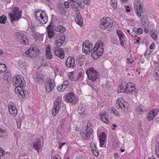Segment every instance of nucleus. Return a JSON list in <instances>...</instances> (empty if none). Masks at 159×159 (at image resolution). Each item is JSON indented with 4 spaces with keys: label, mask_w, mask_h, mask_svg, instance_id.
I'll return each mask as SVG.
<instances>
[{
    "label": "nucleus",
    "mask_w": 159,
    "mask_h": 159,
    "mask_svg": "<svg viewBox=\"0 0 159 159\" xmlns=\"http://www.w3.org/2000/svg\"><path fill=\"white\" fill-rule=\"evenodd\" d=\"M134 84L132 83H128L125 85L124 84L121 85H119L118 88L120 90V92H124L125 93H136L138 92L137 89L133 85Z\"/></svg>",
    "instance_id": "f257e3e1"
},
{
    "label": "nucleus",
    "mask_w": 159,
    "mask_h": 159,
    "mask_svg": "<svg viewBox=\"0 0 159 159\" xmlns=\"http://www.w3.org/2000/svg\"><path fill=\"white\" fill-rule=\"evenodd\" d=\"M11 11L12 13H8V16L11 23L14 21L18 20L21 18L22 12L19 10L18 7H15L12 8Z\"/></svg>",
    "instance_id": "f03ea898"
},
{
    "label": "nucleus",
    "mask_w": 159,
    "mask_h": 159,
    "mask_svg": "<svg viewBox=\"0 0 159 159\" xmlns=\"http://www.w3.org/2000/svg\"><path fill=\"white\" fill-rule=\"evenodd\" d=\"M100 23V28L104 30L114 26L113 20L108 17H103L101 20Z\"/></svg>",
    "instance_id": "7ed1b4c3"
},
{
    "label": "nucleus",
    "mask_w": 159,
    "mask_h": 159,
    "mask_svg": "<svg viewBox=\"0 0 159 159\" xmlns=\"http://www.w3.org/2000/svg\"><path fill=\"white\" fill-rule=\"evenodd\" d=\"M143 6L142 2L139 0H135L134 1V7L137 16L141 17L143 16L142 14L144 12L143 9Z\"/></svg>",
    "instance_id": "20e7f679"
},
{
    "label": "nucleus",
    "mask_w": 159,
    "mask_h": 159,
    "mask_svg": "<svg viewBox=\"0 0 159 159\" xmlns=\"http://www.w3.org/2000/svg\"><path fill=\"white\" fill-rule=\"evenodd\" d=\"M13 84L16 87H25L26 84L24 80L21 76L18 75L14 77L12 81Z\"/></svg>",
    "instance_id": "39448f33"
},
{
    "label": "nucleus",
    "mask_w": 159,
    "mask_h": 159,
    "mask_svg": "<svg viewBox=\"0 0 159 159\" xmlns=\"http://www.w3.org/2000/svg\"><path fill=\"white\" fill-rule=\"evenodd\" d=\"M15 37L20 44L22 45H28L29 40L24 34L18 32L15 34Z\"/></svg>",
    "instance_id": "423d86ee"
},
{
    "label": "nucleus",
    "mask_w": 159,
    "mask_h": 159,
    "mask_svg": "<svg viewBox=\"0 0 159 159\" xmlns=\"http://www.w3.org/2000/svg\"><path fill=\"white\" fill-rule=\"evenodd\" d=\"M86 73L89 80L94 82L100 76L99 73L96 70H86Z\"/></svg>",
    "instance_id": "0eeeda50"
},
{
    "label": "nucleus",
    "mask_w": 159,
    "mask_h": 159,
    "mask_svg": "<svg viewBox=\"0 0 159 159\" xmlns=\"http://www.w3.org/2000/svg\"><path fill=\"white\" fill-rule=\"evenodd\" d=\"M45 15L44 17L40 11H37L35 12V19H36L41 23L44 24L48 21V16L46 15Z\"/></svg>",
    "instance_id": "6e6552de"
},
{
    "label": "nucleus",
    "mask_w": 159,
    "mask_h": 159,
    "mask_svg": "<svg viewBox=\"0 0 159 159\" xmlns=\"http://www.w3.org/2000/svg\"><path fill=\"white\" fill-rule=\"evenodd\" d=\"M93 44L89 43L88 41H85L83 44L82 50L86 54H89L92 52Z\"/></svg>",
    "instance_id": "1a4fd4ad"
},
{
    "label": "nucleus",
    "mask_w": 159,
    "mask_h": 159,
    "mask_svg": "<svg viewBox=\"0 0 159 159\" xmlns=\"http://www.w3.org/2000/svg\"><path fill=\"white\" fill-rule=\"evenodd\" d=\"M104 49L102 48H94L91 52L92 56L94 59H97L99 58L103 52Z\"/></svg>",
    "instance_id": "9d476101"
},
{
    "label": "nucleus",
    "mask_w": 159,
    "mask_h": 159,
    "mask_svg": "<svg viewBox=\"0 0 159 159\" xmlns=\"http://www.w3.org/2000/svg\"><path fill=\"white\" fill-rule=\"evenodd\" d=\"M61 98L59 97L54 102V107L52 110V113L53 116H55L58 113L61 106Z\"/></svg>",
    "instance_id": "9b49d317"
},
{
    "label": "nucleus",
    "mask_w": 159,
    "mask_h": 159,
    "mask_svg": "<svg viewBox=\"0 0 159 159\" xmlns=\"http://www.w3.org/2000/svg\"><path fill=\"white\" fill-rule=\"evenodd\" d=\"M24 87L20 86L17 87L15 88V92L18 94L20 98H24L28 93L27 91L25 90Z\"/></svg>",
    "instance_id": "f8f14e48"
},
{
    "label": "nucleus",
    "mask_w": 159,
    "mask_h": 159,
    "mask_svg": "<svg viewBox=\"0 0 159 159\" xmlns=\"http://www.w3.org/2000/svg\"><path fill=\"white\" fill-rule=\"evenodd\" d=\"M128 103L126 101H124L123 99H122L120 101H118V102L116 103V106L118 109H121L123 111L125 112V109H127L128 107Z\"/></svg>",
    "instance_id": "ddd939ff"
},
{
    "label": "nucleus",
    "mask_w": 159,
    "mask_h": 159,
    "mask_svg": "<svg viewBox=\"0 0 159 159\" xmlns=\"http://www.w3.org/2000/svg\"><path fill=\"white\" fill-rule=\"evenodd\" d=\"M93 130L85 129L80 132L82 137L85 140H88L90 138L91 134L93 133Z\"/></svg>",
    "instance_id": "4468645a"
},
{
    "label": "nucleus",
    "mask_w": 159,
    "mask_h": 159,
    "mask_svg": "<svg viewBox=\"0 0 159 159\" xmlns=\"http://www.w3.org/2000/svg\"><path fill=\"white\" fill-rule=\"evenodd\" d=\"M25 54L28 55V57L32 58H34L38 55L37 49L35 48H33L32 49L31 48H29L25 52Z\"/></svg>",
    "instance_id": "2eb2a0df"
},
{
    "label": "nucleus",
    "mask_w": 159,
    "mask_h": 159,
    "mask_svg": "<svg viewBox=\"0 0 159 159\" xmlns=\"http://www.w3.org/2000/svg\"><path fill=\"white\" fill-rule=\"evenodd\" d=\"M75 63L74 59L71 57H69L66 59V65L68 67H70L74 69V67L75 66Z\"/></svg>",
    "instance_id": "dca6fc26"
},
{
    "label": "nucleus",
    "mask_w": 159,
    "mask_h": 159,
    "mask_svg": "<svg viewBox=\"0 0 159 159\" xmlns=\"http://www.w3.org/2000/svg\"><path fill=\"white\" fill-rule=\"evenodd\" d=\"M65 36L61 35H58L56 37L55 44L57 46L62 45L65 41Z\"/></svg>",
    "instance_id": "f3484780"
},
{
    "label": "nucleus",
    "mask_w": 159,
    "mask_h": 159,
    "mask_svg": "<svg viewBox=\"0 0 159 159\" xmlns=\"http://www.w3.org/2000/svg\"><path fill=\"white\" fill-rule=\"evenodd\" d=\"M66 101L74 103L76 101V98L73 93H70L66 96Z\"/></svg>",
    "instance_id": "a211bd4d"
},
{
    "label": "nucleus",
    "mask_w": 159,
    "mask_h": 159,
    "mask_svg": "<svg viewBox=\"0 0 159 159\" xmlns=\"http://www.w3.org/2000/svg\"><path fill=\"white\" fill-rule=\"evenodd\" d=\"M158 110L157 109H154L151 111L147 115V119L148 121H151L153 119L154 117L158 113Z\"/></svg>",
    "instance_id": "6ab92c4d"
},
{
    "label": "nucleus",
    "mask_w": 159,
    "mask_h": 159,
    "mask_svg": "<svg viewBox=\"0 0 159 159\" xmlns=\"http://www.w3.org/2000/svg\"><path fill=\"white\" fill-rule=\"evenodd\" d=\"M8 110L10 113L14 117H15L17 114V109L14 105H9Z\"/></svg>",
    "instance_id": "aec40b11"
},
{
    "label": "nucleus",
    "mask_w": 159,
    "mask_h": 159,
    "mask_svg": "<svg viewBox=\"0 0 159 159\" xmlns=\"http://www.w3.org/2000/svg\"><path fill=\"white\" fill-rule=\"evenodd\" d=\"M76 15V18L75 19L76 22L80 26H82L83 25V20L80 13L79 10H77Z\"/></svg>",
    "instance_id": "412c9836"
},
{
    "label": "nucleus",
    "mask_w": 159,
    "mask_h": 159,
    "mask_svg": "<svg viewBox=\"0 0 159 159\" xmlns=\"http://www.w3.org/2000/svg\"><path fill=\"white\" fill-rule=\"evenodd\" d=\"M54 53L57 56L61 59L63 58L64 57V51L61 48H57V50H55Z\"/></svg>",
    "instance_id": "4be33fe9"
},
{
    "label": "nucleus",
    "mask_w": 159,
    "mask_h": 159,
    "mask_svg": "<svg viewBox=\"0 0 159 159\" xmlns=\"http://www.w3.org/2000/svg\"><path fill=\"white\" fill-rule=\"evenodd\" d=\"M46 57L49 60L52 58V55L51 51V48L50 46H48L46 48Z\"/></svg>",
    "instance_id": "5701e85b"
},
{
    "label": "nucleus",
    "mask_w": 159,
    "mask_h": 159,
    "mask_svg": "<svg viewBox=\"0 0 159 159\" xmlns=\"http://www.w3.org/2000/svg\"><path fill=\"white\" fill-rule=\"evenodd\" d=\"M54 30L57 32H59L60 33H62L65 31L66 28L64 26L59 25L55 27Z\"/></svg>",
    "instance_id": "b1692460"
},
{
    "label": "nucleus",
    "mask_w": 159,
    "mask_h": 159,
    "mask_svg": "<svg viewBox=\"0 0 159 159\" xmlns=\"http://www.w3.org/2000/svg\"><path fill=\"white\" fill-rule=\"evenodd\" d=\"M116 33L119 37L120 41L122 40H124V39H127L126 37L125 36L124 34L120 30H117Z\"/></svg>",
    "instance_id": "393cba45"
},
{
    "label": "nucleus",
    "mask_w": 159,
    "mask_h": 159,
    "mask_svg": "<svg viewBox=\"0 0 159 159\" xmlns=\"http://www.w3.org/2000/svg\"><path fill=\"white\" fill-rule=\"evenodd\" d=\"M0 72L2 73L5 72V73L3 75V79L5 80H10L11 78V75L10 74V72H7H7H5V71H4L3 70H0Z\"/></svg>",
    "instance_id": "a878e982"
},
{
    "label": "nucleus",
    "mask_w": 159,
    "mask_h": 159,
    "mask_svg": "<svg viewBox=\"0 0 159 159\" xmlns=\"http://www.w3.org/2000/svg\"><path fill=\"white\" fill-rule=\"evenodd\" d=\"M33 146L35 149L37 150H39L41 148V141L39 139H37L35 143H33Z\"/></svg>",
    "instance_id": "bb28decb"
},
{
    "label": "nucleus",
    "mask_w": 159,
    "mask_h": 159,
    "mask_svg": "<svg viewBox=\"0 0 159 159\" xmlns=\"http://www.w3.org/2000/svg\"><path fill=\"white\" fill-rule=\"evenodd\" d=\"M136 110L138 113L141 114L142 112L145 111L146 109L144 106L142 105H139L136 108Z\"/></svg>",
    "instance_id": "cd10ccee"
},
{
    "label": "nucleus",
    "mask_w": 159,
    "mask_h": 159,
    "mask_svg": "<svg viewBox=\"0 0 159 159\" xmlns=\"http://www.w3.org/2000/svg\"><path fill=\"white\" fill-rule=\"evenodd\" d=\"M46 84L45 85V90L47 93H49L50 92L52 89H53L54 86V84Z\"/></svg>",
    "instance_id": "c85d7f7f"
},
{
    "label": "nucleus",
    "mask_w": 159,
    "mask_h": 159,
    "mask_svg": "<svg viewBox=\"0 0 159 159\" xmlns=\"http://www.w3.org/2000/svg\"><path fill=\"white\" fill-rule=\"evenodd\" d=\"M100 115H101L100 119L102 121H103L105 123L108 124L110 122L107 119V115L105 114H103V115L100 114Z\"/></svg>",
    "instance_id": "c756f323"
},
{
    "label": "nucleus",
    "mask_w": 159,
    "mask_h": 159,
    "mask_svg": "<svg viewBox=\"0 0 159 159\" xmlns=\"http://www.w3.org/2000/svg\"><path fill=\"white\" fill-rule=\"evenodd\" d=\"M46 29L47 30L48 37L50 38H52L54 35V32L53 29L49 28Z\"/></svg>",
    "instance_id": "7c9ffc66"
},
{
    "label": "nucleus",
    "mask_w": 159,
    "mask_h": 159,
    "mask_svg": "<svg viewBox=\"0 0 159 159\" xmlns=\"http://www.w3.org/2000/svg\"><path fill=\"white\" fill-rule=\"evenodd\" d=\"M133 31L139 35L141 34L143 32L142 30L140 28H134L133 29Z\"/></svg>",
    "instance_id": "2f4dec72"
},
{
    "label": "nucleus",
    "mask_w": 159,
    "mask_h": 159,
    "mask_svg": "<svg viewBox=\"0 0 159 159\" xmlns=\"http://www.w3.org/2000/svg\"><path fill=\"white\" fill-rule=\"evenodd\" d=\"M67 86V84H62L60 86H58L57 87V89L59 91L62 92L63 91Z\"/></svg>",
    "instance_id": "473e14b6"
},
{
    "label": "nucleus",
    "mask_w": 159,
    "mask_h": 159,
    "mask_svg": "<svg viewBox=\"0 0 159 159\" xmlns=\"http://www.w3.org/2000/svg\"><path fill=\"white\" fill-rule=\"evenodd\" d=\"M70 2L72 3V4L74 7L76 6L77 4V6L80 5L81 2H80V0H69Z\"/></svg>",
    "instance_id": "72a5a7b5"
},
{
    "label": "nucleus",
    "mask_w": 159,
    "mask_h": 159,
    "mask_svg": "<svg viewBox=\"0 0 159 159\" xmlns=\"http://www.w3.org/2000/svg\"><path fill=\"white\" fill-rule=\"evenodd\" d=\"M111 5L114 9H116L117 6V0H111Z\"/></svg>",
    "instance_id": "f704fd0d"
},
{
    "label": "nucleus",
    "mask_w": 159,
    "mask_h": 159,
    "mask_svg": "<svg viewBox=\"0 0 159 159\" xmlns=\"http://www.w3.org/2000/svg\"><path fill=\"white\" fill-rule=\"evenodd\" d=\"M7 20V17L4 15H2L0 17V23L5 24Z\"/></svg>",
    "instance_id": "c9c22d12"
},
{
    "label": "nucleus",
    "mask_w": 159,
    "mask_h": 159,
    "mask_svg": "<svg viewBox=\"0 0 159 159\" xmlns=\"http://www.w3.org/2000/svg\"><path fill=\"white\" fill-rule=\"evenodd\" d=\"M43 79L40 78V77H36L35 79V81L37 84H40L43 83Z\"/></svg>",
    "instance_id": "e433bc0d"
},
{
    "label": "nucleus",
    "mask_w": 159,
    "mask_h": 159,
    "mask_svg": "<svg viewBox=\"0 0 159 159\" xmlns=\"http://www.w3.org/2000/svg\"><path fill=\"white\" fill-rule=\"evenodd\" d=\"M6 130L0 128V137H2L5 135Z\"/></svg>",
    "instance_id": "4c0bfd02"
},
{
    "label": "nucleus",
    "mask_w": 159,
    "mask_h": 159,
    "mask_svg": "<svg viewBox=\"0 0 159 159\" xmlns=\"http://www.w3.org/2000/svg\"><path fill=\"white\" fill-rule=\"evenodd\" d=\"M103 43L102 41H99L95 44V47L94 48H99L103 47Z\"/></svg>",
    "instance_id": "58836bf2"
},
{
    "label": "nucleus",
    "mask_w": 159,
    "mask_h": 159,
    "mask_svg": "<svg viewBox=\"0 0 159 159\" xmlns=\"http://www.w3.org/2000/svg\"><path fill=\"white\" fill-rule=\"evenodd\" d=\"M31 34L36 39H38L39 36L40 35L39 34L36 32L33 33H31Z\"/></svg>",
    "instance_id": "ea45409f"
},
{
    "label": "nucleus",
    "mask_w": 159,
    "mask_h": 159,
    "mask_svg": "<svg viewBox=\"0 0 159 159\" xmlns=\"http://www.w3.org/2000/svg\"><path fill=\"white\" fill-rule=\"evenodd\" d=\"M154 75L156 80H159V70H156L154 71Z\"/></svg>",
    "instance_id": "a19ab883"
},
{
    "label": "nucleus",
    "mask_w": 159,
    "mask_h": 159,
    "mask_svg": "<svg viewBox=\"0 0 159 159\" xmlns=\"http://www.w3.org/2000/svg\"><path fill=\"white\" fill-rule=\"evenodd\" d=\"M36 77H40V78L43 79V76L42 74L41 71H38L36 73Z\"/></svg>",
    "instance_id": "79ce46f5"
},
{
    "label": "nucleus",
    "mask_w": 159,
    "mask_h": 159,
    "mask_svg": "<svg viewBox=\"0 0 159 159\" xmlns=\"http://www.w3.org/2000/svg\"><path fill=\"white\" fill-rule=\"evenodd\" d=\"M156 149H159V136H157L156 139Z\"/></svg>",
    "instance_id": "37998d69"
},
{
    "label": "nucleus",
    "mask_w": 159,
    "mask_h": 159,
    "mask_svg": "<svg viewBox=\"0 0 159 159\" xmlns=\"http://www.w3.org/2000/svg\"><path fill=\"white\" fill-rule=\"evenodd\" d=\"M85 109L84 107H79L78 109V111L79 113L82 114L84 113Z\"/></svg>",
    "instance_id": "c03bdc74"
},
{
    "label": "nucleus",
    "mask_w": 159,
    "mask_h": 159,
    "mask_svg": "<svg viewBox=\"0 0 159 159\" xmlns=\"http://www.w3.org/2000/svg\"><path fill=\"white\" fill-rule=\"evenodd\" d=\"M84 74V72L81 71L80 72H79L78 74V76L76 79V80H78L80 78H81V79L82 80L83 78V76Z\"/></svg>",
    "instance_id": "a18cd8bd"
},
{
    "label": "nucleus",
    "mask_w": 159,
    "mask_h": 159,
    "mask_svg": "<svg viewBox=\"0 0 159 159\" xmlns=\"http://www.w3.org/2000/svg\"><path fill=\"white\" fill-rule=\"evenodd\" d=\"M106 134L103 132L101 133L99 136V139H106Z\"/></svg>",
    "instance_id": "49530a36"
},
{
    "label": "nucleus",
    "mask_w": 159,
    "mask_h": 159,
    "mask_svg": "<svg viewBox=\"0 0 159 159\" xmlns=\"http://www.w3.org/2000/svg\"><path fill=\"white\" fill-rule=\"evenodd\" d=\"M92 124L91 122H88L87 123V127L86 129H88L89 130H93L92 128Z\"/></svg>",
    "instance_id": "de8ad7c7"
},
{
    "label": "nucleus",
    "mask_w": 159,
    "mask_h": 159,
    "mask_svg": "<svg viewBox=\"0 0 159 159\" xmlns=\"http://www.w3.org/2000/svg\"><path fill=\"white\" fill-rule=\"evenodd\" d=\"M90 148L92 151L97 149L96 145H95L93 143H91Z\"/></svg>",
    "instance_id": "09e8293b"
},
{
    "label": "nucleus",
    "mask_w": 159,
    "mask_h": 159,
    "mask_svg": "<svg viewBox=\"0 0 159 159\" xmlns=\"http://www.w3.org/2000/svg\"><path fill=\"white\" fill-rule=\"evenodd\" d=\"M93 153L96 156H98L99 155V152L98 149L92 151Z\"/></svg>",
    "instance_id": "8fccbe9b"
},
{
    "label": "nucleus",
    "mask_w": 159,
    "mask_h": 159,
    "mask_svg": "<svg viewBox=\"0 0 159 159\" xmlns=\"http://www.w3.org/2000/svg\"><path fill=\"white\" fill-rule=\"evenodd\" d=\"M64 4L66 8H68L70 7V2H65Z\"/></svg>",
    "instance_id": "3c124183"
},
{
    "label": "nucleus",
    "mask_w": 159,
    "mask_h": 159,
    "mask_svg": "<svg viewBox=\"0 0 159 159\" xmlns=\"http://www.w3.org/2000/svg\"><path fill=\"white\" fill-rule=\"evenodd\" d=\"M74 71H72L69 72L68 74V76L70 79H74L73 76L74 74Z\"/></svg>",
    "instance_id": "603ef678"
},
{
    "label": "nucleus",
    "mask_w": 159,
    "mask_h": 159,
    "mask_svg": "<svg viewBox=\"0 0 159 159\" xmlns=\"http://www.w3.org/2000/svg\"><path fill=\"white\" fill-rule=\"evenodd\" d=\"M105 139H99V142L100 146H102L104 144Z\"/></svg>",
    "instance_id": "864d4df0"
},
{
    "label": "nucleus",
    "mask_w": 159,
    "mask_h": 159,
    "mask_svg": "<svg viewBox=\"0 0 159 159\" xmlns=\"http://www.w3.org/2000/svg\"><path fill=\"white\" fill-rule=\"evenodd\" d=\"M140 129L139 131V134L140 136L142 137L143 135V130L141 128Z\"/></svg>",
    "instance_id": "5fc2aeb1"
},
{
    "label": "nucleus",
    "mask_w": 159,
    "mask_h": 159,
    "mask_svg": "<svg viewBox=\"0 0 159 159\" xmlns=\"http://www.w3.org/2000/svg\"><path fill=\"white\" fill-rule=\"evenodd\" d=\"M52 81V79L51 78H49L48 80H47V84H54V83H53Z\"/></svg>",
    "instance_id": "6e6d98bb"
},
{
    "label": "nucleus",
    "mask_w": 159,
    "mask_h": 159,
    "mask_svg": "<svg viewBox=\"0 0 159 159\" xmlns=\"http://www.w3.org/2000/svg\"><path fill=\"white\" fill-rule=\"evenodd\" d=\"M6 68L7 66L5 64L0 63V69H4V68Z\"/></svg>",
    "instance_id": "4d7b16f0"
},
{
    "label": "nucleus",
    "mask_w": 159,
    "mask_h": 159,
    "mask_svg": "<svg viewBox=\"0 0 159 159\" xmlns=\"http://www.w3.org/2000/svg\"><path fill=\"white\" fill-rule=\"evenodd\" d=\"M4 155V151L0 148V156H2Z\"/></svg>",
    "instance_id": "13d9d810"
},
{
    "label": "nucleus",
    "mask_w": 159,
    "mask_h": 159,
    "mask_svg": "<svg viewBox=\"0 0 159 159\" xmlns=\"http://www.w3.org/2000/svg\"><path fill=\"white\" fill-rule=\"evenodd\" d=\"M157 36V34L155 33H153L151 35L152 38L155 40L156 39Z\"/></svg>",
    "instance_id": "bf43d9fd"
},
{
    "label": "nucleus",
    "mask_w": 159,
    "mask_h": 159,
    "mask_svg": "<svg viewBox=\"0 0 159 159\" xmlns=\"http://www.w3.org/2000/svg\"><path fill=\"white\" fill-rule=\"evenodd\" d=\"M84 3L87 5H89L90 4V0H83Z\"/></svg>",
    "instance_id": "052dcab7"
},
{
    "label": "nucleus",
    "mask_w": 159,
    "mask_h": 159,
    "mask_svg": "<svg viewBox=\"0 0 159 159\" xmlns=\"http://www.w3.org/2000/svg\"><path fill=\"white\" fill-rule=\"evenodd\" d=\"M113 113L114 115L116 116H119V112L116 110H115L113 111Z\"/></svg>",
    "instance_id": "680f3d73"
},
{
    "label": "nucleus",
    "mask_w": 159,
    "mask_h": 159,
    "mask_svg": "<svg viewBox=\"0 0 159 159\" xmlns=\"http://www.w3.org/2000/svg\"><path fill=\"white\" fill-rule=\"evenodd\" d=\"M53 23L51 21L49 25H48V27H47L46 29H48L49 28H52V27L53 26Z\"/></svg>",
    "instance_id": "e2e57ef3"
},
{
    "label": "nucleus",
    "mask_w": 159,
    "mask_h": 159,
    "mask_svg": "<svg viewBox=\"0 0 159 159\" xmlns=\"http://www.w3.org/2000/svg\"><path fill=\"white\" fill-rule=\"evenodd\" d=\"M154 47H155V43H152L149 46V48L150 49L154 48Z\"/></svg>",
    "instance_id": "0e129e2a"
},
{
    "label": "nucleus",
    "mask_w": 159,
    "mask_h": 159,
    "mask_svg": "<svg viewBox=\"0 0 159 159\" xmlns=\"http://www.w3.org/2000/svg\"><path fill=\"white\" fill-rule=\"evenodd\" d=\"M125 41H126V39H124V40H121V41H120V44L121 46H124V45H125L124 43L125 42Z\"/></svg>",
    "instance_id": "69168bd1"
},
{
    "label": "nucleus",
    "mask_w": 159,
    "mask_h": 159,
    "mask_svg": "<svg viewBox=\"0 0 159 159\" xmlns=\"http://www.w3.org/2000/svg\"><path fill=\"white\" fill-rule=\"evenodd\" d=\"M66 144V143H60L59 144V149H61L62 147L65 144Z\"/></svg>",
    "instance_id": "338daca9"
},
{
    "label": "nucleus",
    "mask_w": 159,
    "mask_h": 159,
    "mask_svg": "<svg viewBox=\"0 0 159 159\" xmlns=\"http://www.w3.org/2000/svg\"><path fill=\"white\" fill-rule=\"evenodd\" d=\"M53 159H60V156L58 155H55L53 157Z\"/></svg>",
    "instance_id": "774afa93"
}]
</instances>
